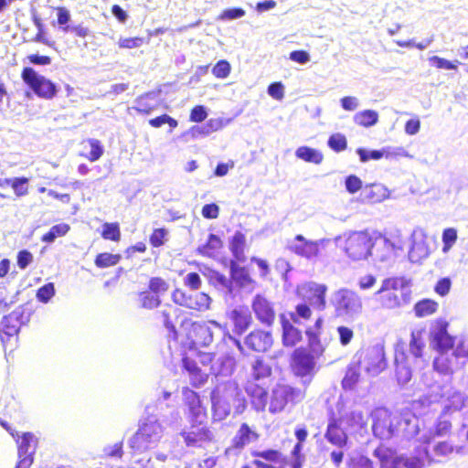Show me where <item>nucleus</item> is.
<instances>
[{
	"mask_svg": "<svg viewBox=\"0 0 468 468\" xmlns=\"http://www.w3.org/2000/svg\"><path fill=\"white\" fill-rule=\"evenodd\" d=\"M235 360L230 356H222L215 360L211 352H203L194 347H187L182 352L181 367L186 374L189 383L199 388L207 382L209 375L219 376L231 373Z\"/></svg>",
	"mask_w": 468,
	"mask_h": 468,
	"instance_id": "f257e3e1",
	"label": "nucleus"
},
{
	"mask_svg": "<svg viewBox=\"0 0 468 468\" xmlns=\"http://www.w3.org/2000/svg\"><path fill=\"white\" fill-rule=\"evenodd\" d=\"M343 250L353 261H366L372 255L378 235L369 229L354 230L344 235Z\"/></svg>",
	"mask_w": 468,
	"mask_h": 468,
	"instance_id": "f03ea898",
	"label": "nucleus"
},
{
	"mask_svg": "<svg viewBox=\"0 0 468 468\" xmlns=\"http://www.w3.org/2000/svg\"><path fill=\"white\" fill-rule=\"evenodd\" d=\"M408 286L409 282L404 277H388L382 281L375 295L383 308L394 309L409 301Z\"/></svg>",
	"mask_w": 468,
	"mask_h": 468,
	"instance_id": "7ed1b4c3",
	"label": "nucleus"
},
{
	"mask_svg": "<svg viewBox=\"0 0 468 468\" xmlns=\"http://www.w3.org/2000/svg\"><path fill=\"white\" fill-rule=\"evenodd\" d=\"M305 390L285 383L276 384L268 398V411L278 414L284 411L289 405H295L305 398Z\"/></svg>",
	"mask_w": 468,
	"mask_h": 468,
	"instance_id": "20e7f679",
	"label": "nucleus"
},
{
	"mask_svg": "<svg viewBox=\"0 0 468 468\" xmlns=\"http://www.w3.org/2000/svg\"><path fill=\"white\" fill-rule=\"evenodd\" d=\"M320 356L306 346H299L290 355L289 368L294 377L307 378L310 382L317 372V359Z\"/></svg>",
	"mask_w": 468,
	"mask_h": 468,
	"instance_id": "39448f33",
	"label": "nucleus"
},
{
	"mask_svg": "<svg viewBox=\"0 0 468 468\" xmlns=\"http://www.w3.org/2000/svg\"><path fill=\"white\" fill-rule=\"evenodd\" d=\"M354 360L372 376L380 374L387 367L385 350L380 345L361 347L356 353Z\"/></svg>",
	"mask_w": 468,
	"mask_h": 468,
	"instance_id": "423d86ee",
	"label": "nucleus"
},
{
	"mask_svg": "<svg viewBox=\"0 0 468 468\" xmlns=\"http://www.w3.org/2000/svg\"><path fill=\"white\" fill-rule=\"evenodd\" d=\"M162 433V426L157 420H146L131 438L130 447L137 452H143L158 442Z\"/></svg>",
	"mask_w": 468,
	"mask_h": 468,
	"instance_id": "0eeeda50",
	"label": "nucleus"
},
{
	"mask_svg": "<svg viewBox=\"0 0 468 468\" xmlns=\"http://www.w3.org/2000/svg\"><path fill=\"white\" fill-rule=\"evenodd\" d=\"M24 83L40 99L52 100L58 93L57 85L49 79L37 73L31 67H25L21 71Z\"/></svg>",
	"mask_w": 468,
	"mask_h": 468,
	"instance_id": "6e6552de",
	"label": "nucleus"
},
{
	"mask_svg": "<svg viewBox=\"0 0 468 468\" xmlns=\"http://www.w3.org/2000/svg\"><path fill=\"white\" fill-rule=\"evenodd\" d=\"M180 328L189 343L188 347L207 346L213 342V332L207 322L184 319Z\"/></svg>",
	"mask_w": 468,
	"mask_h": 468,
	"instance_id": "1a4fd4ad",
	"label": "nucleus"
},
{
	"mask_svg": "<svg viewBox=\"0 0 468 468\" xmlns=\"http://www.w3.org/2000/svg\"><path fill=\"white\" fill-rule=\"evenodd\" d=\"M190 427L180 432L185 444L187 447H201L203 444L213 441L214 435L207 421H188Z\"/></svg>",
	"mask_w": 468,
	"mask_h": 468,
	"instance_id": "9d476101",
	"label": "nucleus"
},
{
	"mask_svg": "<svg viewBox=\"0 0 468 468\" xmlns=\"http://www.w3.org/2000/svg\"><path fill=\"white\" fill-rule=\"evenodd\" d=\"M171 297L176 304L197 312L207 310L211 303V299L208 294L202 292L189 294L182 289L177 288L173 291Z\"/></svg>",
	"mask_w": 468,
	"mask_h": 468,
	"instance_id": "9b49d317",
	"label": "nucleus"
},
{
	"mask_svg": "<svg viewBox=\"0 0 468 468\" xmlns=\"http://www.w3.org/2000/svg\"><path fill=\"white\" fill-rule=\"evenodd\" d=\"M182 395L187 420L193 422L207 421V409L202 404L199 394L190 388L185 387L182 389Z\"/></svg>",
	"mask_w": 468,
	"mask_h": 468,
	"instance_id": "f8f14e48",
	"label": "nucleus"
},
{
	"mask_svg": "<svg viewBox=\"0 0 468 468\" xmlns=\"http://www.w3.org/2000/svg\"><path fill=\"white\" fill-rule=\"evenodd\" d=\"M326 285L314 282H305L297 289V294L303 302L320 311L326 307Z\"/></svg>",
	"mask_w": 468,
	"mask_h": 468,
	"instance_id": "ddd939ff",
	"label": "nucleus"
},
{
	"mask_svg": "<svg viewBox=\"0 0 468 468\" xmlns=\"http://www.w3.org/2000/svg\"><path fill=\"white\" fill-rule=\"evenodd\" d=\"M334 307L338 315H353L361 312L362 301L355 292L340 289L335 292Z\"/></svg>",
	"mask_w": 468,
	"mask_h": 468,
	"instance_id": "4468645a",
	"label": "nucleus"
},
{
	"mask_svg": "<svg viewBox=\"0 0 468 468\" xmlns=\"http://www.w3.org/2000/svg\"><path fill=\"white\" fill-rule=\"evenodd\" d=\"M449 324L439 318L433 321L430 331V342L437 351H450L454 346V337L448 333Z\"/></svg>",
	"mask_w": 468,
	"mask_h": 468,
	"instance_id": "2eb2a0df",
	"label": "nucleus"
},
{
	"mask_svg": "<svg viewBox=\"0 0 468 468\" xmlns=\"http://www.w3.org/2000/svg\"><path fill=\"white\" fill-rule=\"evenodd\" d=\"M251 308L256 319L263 325L271 326L276 319L274 304L264 295L256 294L251 302Z\"/></svg>",
	"mask_w": 468,
	"mask_h": 468,
	"instance_id": "dca6fc26",
	"label": "nucleus"
},
{
	"mask_svg": "<svg viewBox=\"0 0 468 468\" xmlns=\"http://www.w3.org/2000/svg\"><path fill=\"white\" fill-rule=\"evenodd\" d=\"M244 388L252 408L258 412L265 411L269 398L267 388L254 380H247Z\"/></svg>",
	"mask_w": 468,
	"mask_h": 468,
	"instance_id": "f3484780",
	"label": "nucleus"
},
{
	"mask_svg": "<svg viewBox=\"0 0 468 468\" xmlns=\"http://www.w3.org/2000/svg\"><path fill=\"white\" fill-rule=\"evenodd\" d=\"M250 455L254 458L251 463L256 468H283L282 464L284 463V458L278 450L252 451Z\"/></svg>",
	"mask_w": 468,
	"mask_h": 468,
	"instance_id": "a211bd4d",
	"label": "nucleus"
},
{
	"mask_svg": "<svg viewBox=\"0 0 468 468\" xmlns=\"http://www.w3.org/2000/svg\"><path fill=\"white\" fill-rule=\"evenodd\" d=\"M244 344L250 351L263 353L271 347L273 339L270 332L256 328L246 335Z\"/></svg>",
	"mask_w": 468,
	"mask_h": 468,
	"instance_id": "6ab92c4d",
	"label": "nucleus"
},
{
	"mask_svg": "<svg viewBox=\"0 0 468 468\" xmlns=\"http://www.w3.org/2000/svg\"><path fill=\"white\" fill-rule=\"evenodd\" d=\"M259 439V434L248 423H242L232 438L230 445L225 450L228 455L234 451H241L244 447Z\"/></svg>",
	"mask_w": 468,
	"mask_h": 468,
	"instance_id": "aec40b11",
	"label": "nucleus"
},
{
	"mask_svg": "<svg viewBox=\"0 0 468 468\" xmlns=\"http://www.w3.org/2000/svg\"><path fill=\"white\" fill-rule=\"evenodd\" d=\"M228 317L232 324V332L237 335H243L251 325V314L247 307L238 306L232 309Z\"/></svg>",
	"mask_w": 468,
	"mask_h": 468,
	"instance_id": "412c9836",
	"label": "nucleus"
},
{
	"mask_svg": "<svg viewBox=\"0 0 468 468\" xmlns=\"http://www.w3.org/2000/svg\"><path fill=\"white\" fill-rule=\"evenodd\" d=\"M438 356L434 358L433 368L441 375L450 376L452 375L459 367L456 358L459 356L455 355V350L452 353L449 351H438Z\"/></svg>",
	"mask_w": 468,
	"mask_h": 468,
	"instance_id": "4be33fe9",
	"label": "nucleus"
},
{
	"mask_svg": "<svg viewBox=\"0 0 468 468\" xmlns=\"http://www.w3.org/2000/svg\"><path fill=\"white\" fill-rule=\"evenodd\" d=\"M340 418H331L324 434L325 439L333 445L343 448L346 445L348 436L342 428Z\"/></svg>",
	"mask_w": 468,
	"mask_h": 468,
	"instance_id": "5701e85b",
	"label": "nucleus"
},
{
	"mask_svg": "<svg viewBox=\"0 0 468 468\" xmlns=\"http://www.w3.org/2000/svg\"><path fill=\"white\" fill-rule=\"evenodd\" d=\"M295 243L292 245L291 250L296 255L308 260L315 259L319 256V243L317 241L307 240L301 234L294 238Z\"/></svg>",
	"mask_w": 468,
	"mask_h": 468,
	"instance_id": "b1692460",
	"label": "nucleus"
},
{
	"mask_svg": "<svg viewBox=\"0 0 468 468\" xmlns=\"http://www.w3.org/2000/svg\"><path fill=\"white\" fill-rule=\"evenodd\" d=\"M37 442V438L32 432H24L16 440L18 458H27L34 460Z\"/></svg>",
	"mask_w": 468,
	"mask_h": 468,
	"instance_id": "393cba45",
	"label": "nucleus"
},
{
	"mask_svg": "<svg viewBox=\"0 0 468 468\" xmlns=\"http://www.w3.org/2000/svg\"><path fill=\"white\" fill-rule=\"evenodd\" d=\"M237 390L238 385L235 382H225L217 386L210 393L212 408L215 409L221 402H229Z\"/></svg>",
	"mask_w": 468,
	"mask_h": 468,
	"instance_id": "a878e982",
	"label": "nucleus"
},
{
	"mask_svg": "<svg viewBox=\"0 0 468 468\" xmlns=\"http://www.w3.org/2000/svg\"><path fill=\"white\" fill-rule=\"evenodd\" d=\"M361 367L352 360L346 367L345 376L341 381V386L344 390H354L361 380L360 374Z\"/></svg>",
	"mask_w": 468,
	"mask_h": 468,
	"instance_id": "bb28decb",
	"label": "nucleus"
},
{
	"mask_svg": "<svg viewBox=\"0 0 468 468\" xmlns=\"http://www.w3.org/2000/svg\"><path fill=\"white\" fill-rule=\"evenodd\" d=\"M229 248L236 261L244 262L246 261L245 250L247 248L245 233L236 231L229 240Z\"/></svg>",
	"mask_w": 468,
	"mask_h": 468,
	"instance_id": "cd10ccee",
	"label": "nucleus"
},
{
	"mask_svg": "<svg viewBox=\"0 0 468 468\" xmlns=\"http://www.w3.org/2000/svg\"><path fill=\"white\" fill-rule=\"evenodd\" d=\"M230 278L235 284L240 288L252 285L254 283L249 270L246 267L239 266L236 261H230Z\"/></svg>",
	"mask_w": 468,
	"mask_h": 468,
	"instance_id": "c85d7f7f",
	"label": "nucleus"
},
{
	"mask_svg": "<svg viewBox=\"0 0 468 468\" xmlns=\"http://www.w3.org/2000/svg\"><path fill=\"white\" fill-rule=\"evenodd\" d=\"M282 344L284 346H293L302 340V332L290 321L282 318Z\"/></svg>",
	"mask_w": 468,
	"mask_h": 468,
	"instance_id": "c756f323",
	"label": "nucleus"
},
{
	"mask_svg": "<svg viewBox=\"0 0 468 468\" xmlns=\"http://www.w3.org/2000/svg\"><path fill=\"white\" fill-rule=\"evenodd\" d=\"M223 248V241L215 235L209 234L207 241L197 248V253L207 258H215Z\"/></svg>",
	"mask_w": 468,
	"mask_h": 468,
	"instance_id": "7c9ffc66",
	"label": "nucleus"
},
{
	"mask_svg": "<svg viewBox=\"0 0 468 468\" xmlns=\"http://www.w3.org/2000/svg\"><path fill=\"white\" fill-rule=\"evenodd\" d=\"M180 310L168 304L161 312L163 324L172 334L173 338L177 339L178 334L175 326V321L178 317Z\"/></svg>",
	"mask_w": 468,
	"mask_h": 468,
	"instance_id": "2f4dec72",
	"label": "nucleus"
},
{
	"mask_svg": "<svg viewBox=\"0 0 468 468\" xmlns=\"http://www.w3.org/2000/svg\"><path fill=\"white\" fill-rule=\"evenodd\" d=\"M374 455L378 459L380 468H398L399 464V459L388 448L378 447L374 451Z\"/></svg>",
	"mask_w": 468,
	"mask_h": 468,
	"instance_id": "473e14b6",
	"label": "nucleus"
},
{
	"mask_svg": "<svg viewBox=\"0 0 468 468\" xmlns=\"http://www.w3.org/2000/svg\"><path fill=\"white\" fill-rule=\"evenodd\" d=\"M295 156L306 163L320 165L324 160L323 154L309 146H300L295 151Z\"/></svg>",
	"mask_w": 468,
	"mask_h": 468,
	"instance_id": "72a5a7b5",
	"label": "nucleus"
},
{
	"mask_svg": "<svg viewBox=\"0 0 468 468\" xmlns=\"http://www.w3.org/2000/svg\"><path fill=\"white\" fill-rule=\"evenodd\" d=\"M271 375V367L264 361L263 358L258 357L251 364V378L248 380H259L269 378Z\"/></svg>",
	"mask_w": 468,
	"mask_h": 468,
	"instance_id": "f704fd0d",
	"label": "nucleus"
},
{
	"mask_svg": "<svg viewBox=\"0 0 468 468\" xmlns=\"http://www.w3.org/2000/svg\"><path fill=\"white\" fill-rule=\"evenodd\" d=\"M439 303L432 299H422L417 302L413 307L414 314L417 317H425L431 315L437 312Z\"/></svg>",
	"mask_w": 468,
	"mask_h": 468,
	"instance_id": "c9c22d12",
	"label": "nucleus"
},
{
	"mask_svg": "<svg viewBox=\"0 0 468 468\" xmlns=\"http://www.w3.org/2000/svg\"><path fill=\"white\" fill-rule=\"evenodd\" d=\"M452 423L448 420H439L428 437L423 438V442L429 444L434 438L446 436L451 433Z\"/></svg>",
	"mask_w": 468,
	"mask_h": 468,
	"instance_id": "e433bc0d",
	"label": "nucleus"
},
{
	"mask_svg": "<svg viewBox=\"0 0 468 468\" xmlns=\"http://www.w3.org/2000/svg\"><path fill=\"white\" fill-rule=\"evenodd\" d=\"M122 260L119 253L101 252L96 255L94 264L97 268L105 269L117 265Z\"/></svg>",
	"mask_w": 468,
	"mask_h": 468,
	"instance_id": "4c0bfd02",
	"label": "nucleus"
},
{
	"mask_svg": "<svg viewBox=\"0 0 468 468\" xmlns=\"http://www.w3.org/2000/svg\"><path fill=\"white\" fill-rule=\"evenodd\" d=\"M169 288L168 281L161 276H153L148 280L147 289L160 298L168 292Z\"/></svg>",
	"mask_w": 468,
	"mask_h": 468,
	"instance_id": "58836bf2",
	"label": "nucleus"
},
{
	"mask_svg": "<svg viewBox=\"0 0 468 468\" xmlns=\"http://www.w3.org/2000/svg\"><path fill=\"white\" fill-rule=\"evenodd\" d=\"M392 425L391 413L385 409H378L373 417V429L375 431L388 429Z\"/></svg>",
	"mask_w": 468,
	"mask_h": 468,
	"instance_id": "ea45409f",
	"label": "nucleus"
},
{
	"mask_svg": "<svg viewBox=\"0 0 468 468\" xmlns=\"http://www.w3.org/2000/svg\"><path fill=\"white\" fill-rule=\"evenodd\" d=\"M361 196L363 200L372 204L378 203L385 197L383 187L376 184L366 186Z\"/></svg>",
	"mask_w": 468,
	"mask_h": 468,
	"instance_id": "a19ab883",
	"label": "nucleus"
},
{
	"mask_svg": "<svg viewBox=\"0 0 468 468\" xmlns=\"http://www.w3.org/2000/svg\"><path fill=\"white\" fill-rule=\"evenodd\" d=\"M70 230L67 223H59L52 226L49 230L42 235L41 240L46 243H52L57 238L64 237Z\"/></svg>",
	"mask_w": 468,
	"mask_h": 468,
	"instance_id": "79ce46f5",
	"label": "nucleus"
},
{
	"mask_svg": "<svg viewBox=\"0 0 468 468\" xmlns=\"http://www.w3.org/2000/svg\"><path fill=\"white\" fill-rule=\"evenodd\" d=\"M101 236L105 240L119 242L121 240V229L118 222H106L102 224Z\"/></svg>",
	"mask_w": 468,
	"mask_h": 468,
	"instance_id": "37998d69",
	"label": "nucleus"
},
{
	"mask_svg": "<svg viewBox=\"0 0 468 468\" xmlns=\"http://www.w3.org/2000/svg\"><path fill=\"white\" fill-rule=\"evenodd\" d=\"M355 122L362 127H370L378 121V114L373 110H364L357 112L354 117Z\"/></svg>",
	"mask_w": 468,
	"mask_h": 468,
	"instance_id": "c03bdc74",
	"label": "nucleus"
},
{
	"mask_svg": "<svg viewBox=\"0 0 468 468\" xmlns=\"http://www.w3.org/2000/svg\"><path fill=\"white\" fill-rule=\"evenodd\" d=\"M305 335L308 340V346L306 347H308L310 351L322 356L324 348L320 339L321 333L314 331V329L310 327L305 330Z\"/></svg>",
	"mask_w": 468,
	"mask_h": 468,
	"instance_id": "a18cd8bd",
	"label": "nucleus"
},
{
	"mask_svg": "<svg viewBox=\"0 0 468 468\" xmlns=\"http://www.w3.org/2000/svg\"><path fill=\"white\" fill-rule=\"evenodd\" d=\"M139 301L141 307L144 309L157 308L162 303L161 298L148 289L139 292Z\"/></svg>",
	"mask_w": 468,
	"mask_h": 468,
	"instance_id": "49530a36",
	"label": "nucleus"
},
{
	"mask_svg": "<svg viewBox=\"0 0 468 468\" xmlns=\"http://www.w3.org/2000/svg\"><path fill=\"white\" fill-rule=\"evenodd\" d=\"M151 95L150 93H144L139 96L135 100V105L133 109L139 114L148 115L150 114L155 108V106L151 103Z\"/></svg>",
	"mask_w": 468,
	"mask_h": 468,
	"instance_id": "de8ad7c7",
	"label": "nucleus"
},
{
	"mask_svg": "<svg viewBox=\"0 0 468 468\" xmlns=\"http://www.w3.org/2000/svg\"><path fill=\"white\" fill-rule=\"evenodd\" d=\"M312 314L310 304L303 302L295 306L294 312L290 313V318L292 322L299 323L300 319L309 320L312 317Z\"/></svg>",
	"mask_w": 468,
	"mask_h": 468,
	"instance_id": "09e8293b",
	"label": "nucleus"
},
{
	"mask_svg": "<svg viewBox=\"0 0 468 468\" xmlns=\"http://www.w3.org/2000/svg\"><path fill=\"white\" fill-rule=\"evenodd\" d=\"M87 143L90 147V152L88 154L81 155L88 159L90 162H96L102 156L104 153L103 146L97 139H88Z\"/></svg>",
	"mask_w": 468,
	"mask_h": 468,
	"instance_id": "8fccbe9b",
	"label": "nucleus"
},
{
	"mask_svg": "<svg viewBox=\"0 0 468 468\" xmlns=\"http://www.w3.org/2000/svg\"><path fill=\"white\" fill-rule=\"evenodd\" d=\"M168 231L165 228H157L153 229L149 236V242L152 247L159 248L165 245L167 240Z\"/></svg>",
	"mask_w": 468,
	"mask_h": 468,
	"instance_id": "3c124183",
	"label": "nucleus"
},
{
	"mask_svg": "<svg viewBox=\"0 0 468 468\" xmlns=\"http://www.w3.org/2000/svg\"><path fill=\"white\" fill-rule=\"evenodd\" d=\"M328 146L336 153L347 148V141L344 134L334 133L328 139Z\"/></svg>",
	"mask_w": 468,
	"mask_h": 468,
	"instance_id": "603ef678",
	"label": "nucleus"
},
{
	"mask_svg": "<svg viewBox=\"0 0 468 468\" xmlns=\"http://www.w3.org/2000/svg\"><path fill=\"white\" fill-rule=\"evenodd\" d=\"M55 295V286L53 282H48L38 288L36 296L38 302L47 303Z\"/></svg>",
	"mask_w": 468,
	"mask_h": 468,
	"instance_id": "864d4df0",
	"label": "nucleus"
},
{
	"mask_svg": "<svg viewBox=\"0 0 468 468\" xmlns=\"http://www.w3.org/2000/svg\"><path fill=\"white\" fill-rule=\"evenodd\" d=\"M148 122L154 128H159L164 124H168L171 129H175L178 125V122L176 119L165 113L150 119Z\"/></svg>",
	"mask_w": 468,
	"mask_h": 468,
	"instance_id": "5fc2aeb1",
	"label": "nucleus"
},
{
	"mask_svg": "<svg viewBox=\"0 0 468 468\" xmlns=\"http://www.w3.org/2000/svg\"><path fill=\"white\" fill-rule=\"evenodd\" d=\"M457 240V231L453 228H447L442 232V251H449Z\"/></svg>",
	"mask_w": 468,
	"mask_h": 468,
	"instance_id": "6e6d98bb",
	"label": "nucleus"
},
{
	"mask_svg": "<svg viewBox=\"0 0 468 468\" xmlns=\"http://www.w3.org/2000/svg\"><path fill=\"white\" fill-rule=\"evenodd\" d=\"M231 70V67L229 61L226 59L218 60L212 69V74L217 79H226Z\"/></svg>",
	"mask_w": 468,
	"mask_h": 468,
	"instance_id": "4d7b16f0",
	"label": "nucleus"
},
{
	"mask_svg": "<svg viewBox=\"0 0 468 468\" xmlns=\"http://www.w3.org/2000/svg\"><path fill=\"white\" fill-rule=\"evenodd\" d=\"M144 44V38L141 37H121L118 41V47L125 49L137 48Z\"/></svg>",
	"mask_w": 468,
	"mask_h": 468,
	"instance_id": "13d9d810",
	"label": "nucleus"
},
{
	"mask_svg": "<svg viewBox=\"0 0 468 468\" xmlns=\"http://www.w3.org/2000/svg\"><path fill=\"white\" fill-rule=\"evenodd\" d=\"M423 348H424V344L421 341L420 337L419 335H417V334L415 332H412L410 335V353L416 357H420L422 356Z\"/></svg>",
	"mask_w": 468,
	"mask_h": 468,
	"instance_id": "bf43d9fd",
	"label": "nucleus"
},
{
	"mask_svg": "<svg viewBox=\"0 0 468 468\" xmlns=\"http://www.w3.org/2000/svg\"><path fill=\"white\" fill-rule=\"evenodd\" d=\"M28 178L27 177H15L12 185L16 197H24L28 193Z\"/></svg>",
	"mask_w": 468,
	"mask_h": 468,
	"instance_id": "052dcab7",
	"label": "nucleus"
},
{
	"mask_svg": "<svg viewBox=\"0 0 468 468\" xmlns=\"http://www.w3.org/2000/svg\"><path fill=\"white\" fill-rule=\"evenodd\" d=\"M452 288V280L449 277H443L438 280L434 285V292L443 297L446 296Z\"/></svg>",
	"mask_w": 468,
	"mask_h": 468,
	"instance_id": "680f3d73",
	"label": "nucleus"
},
{
	"mask_svg": "<svg viewBox=\"0 0 468 468\" xmlns=\"http://www.w3.org/2000/svg\"><path fill=\"white\" fill-rule=\"evenodd\" d=\"M429 60L431 63V65L437 69L456 70L458 68V65L455 62H452L450 60H447V59L438 57V56L431 57Z\"/></svg>",
	"mask_w": 468,
	"mask_h": 468,
	"instance_id": "e2e57ef3",
	"label": "nucleus"
},
{
	"mask_svg": "<svg viewBox=\"0 0 468 468\" xmlns=\"http://www.w3.org/2000/svg\"><path fill=\"white\" fill-rule=\"evenodd\" d=\"M357 154L360 157L361 162H367L369 160H378L384 156V152L380 150L367 151L363 148L356 150Z\"/></svg>",
	"mask_w": 468,
	"mask_h": 468,
	"instance_id": "0e129e2a",
	"label": "nucleus"
},
{
	"mask_svg": "<svg viewBox=\"0 0 468 468\" xmlns=\"http://www.w3.org/2000/svg\"><path fill=\"white\" fill-rule=\"evenodd\" d=\"M454 446L448 441H440L433 447V452L437 457H444L453 452Z\"/></svg>",
	"mask_w": 468,
	"mask_h": 468,
	"instance_id": "69168bd1",
	"label": "nucleus"
},
{
	"mask_svg": "<svg viewBox=\"0 0 468 468\" xmlns=\"http://www.w3.org/2000/svg\"><path fill=\"white\" fill-rule=\"evenodd\" d=\"M207 117V113L203 105H196L190 111L189 120L193 122H201Z\"/></svg>",
	"mask_w": 468,
	"mask_h": 468,
	"instance_id": "338daca9",
	"label": "nucleus"
},
{
	"mask_svg": "<svg viewBox=\"0 0 468 468\" xmlns=\"http://www.w3.org/2000/svg\"><path fill=\"white\" fill-rule=\"evenodd\" d=\"M33 261V254L27 250L18 251L16 256V263L19 269H26Z\"/></svg>",
	"mask_w": 468,
	"mask_h": 468,
	"instance_id": "774afa93",
	"label": "nucleus"
}]
</instances>
